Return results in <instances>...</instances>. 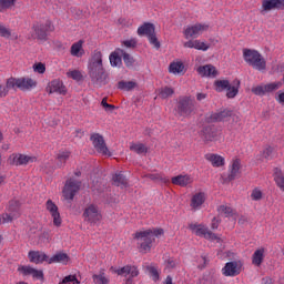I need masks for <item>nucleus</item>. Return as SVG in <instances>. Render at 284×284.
<instances>
[{
  "label": "nucleus",
  "mask_w": 284,
  "mask_h": 284,
  "mask_svg": "<svg viewBox=\"0 0 284 284\" xmlns=\"http://www.w3.org/2000/svg\"><path fill=\"white\" fill-rule=\"evenodd\" d=\"M89 77L94 88H103L110 83V74L103 68V54L94 51L89 63Z\"/></svg>",
  "instance_id": "1"
},
{
  "label": "nucleus",
  "mask_w": 284,
  "mask_h": 284,
  "mask_svg": "<svg viewBox=\"0 0 284 284\" xmlns=\"http://www.w3.org/2000/svg\"><path fill=\"white\" fill-rule=\"evenodd\" d=\"M163 234V229H156L154 231L146 230L142 232H136L134 239L139 241L140 252L146 254L152 250V242L156 241V236H161Z\"/></svg>",
  "instance_id": "2"
},
{
  "label": "nucleus",
  "mask_w": 284,
  "mask_h": 284,
  "mask_svg": "<svg viewBox=\"0 0 284 284\" xmlns=\"http://www.w3.org/2000/svg\"><path fill=\"white\" fill-rule=\"evenodd\" d=\"M174 112L175 116L190 119V116L196 112V101L187 95L180 97L174 108Z\"/></svg>",
  "instance_id": "3"
},
{
  "label": "nucleus",
  "mask_w": 284,
  "mask_h": 284,
  "mask_svg": "<svg viewBox=\"0 0 284 284\" xmlns=\"http://www.w3.org/2000/svg\"><path fill=\"white\" fill-rule=\"evenodd\" d=\"M214 88L216 92H225L227 99H234L239 94V88H241V81L234 80L233 85L230 84V80H215Z\"/></svg>",
  "instance_id": "4"
},
{
  "label": "nucleus",
  "mask_w": 284,
  "mask_h": 284,
  "mask_svg": "<svg viewBox=\"0 0 284 284\" xmlns=\"http://www.w3.org/2000/svg\"><path fill=\"white\" fill-rule=\"evenodd\" d=\"M37 85V81L31 78H9L7 80V88L10 90H22V92H28Z\"/></svg>",
  "instance_id": "5"
},
{
  "label": "nucleus",
  "mask_w": 284,
  "mask_h": 284,
  "mask_svg": "<svg viewBox=\"0 0 284 284\" xmlns=\"http://www.w3.org/2000/svg\"><path fill=\"white\" fill-rule=\"evenodd\" d=\"M32 30L34 32V39H38L39 41H48V32L54 31V26H52L51 21H47L42 24H34Z\"/></svg>",
  "instance_id": "6"
},
{
  "label": "nucleus",
  "mask_w": 284,
  "mask_h": 284,
  "mask_svg": "<svg viewBox=\"0 0 284 284\" xmlns=\"http://www.w3.org/2000/svg\"><path fill=\"white\" fill-rule=\"evenodd\" d=\"M81 190V181L69 179L63 187V196L69 201H73L77 192Z\"/></svg>",
  "instance_id": "7"
},
{
  "label": "nucleus",
  "mask_w": 284,
  "mask_h": 284,
  "mask_svg": "<svg viewBox=\"0 0 284 284\" xmlns=\"http://www.w3.org/2000/svg\"><path fill=\"white\" fill-rule=\"evenodd\" d=\"M189 230H191V232H194L196 236H203L209 241H221V237H217L216 234L212 233L203 224H190Z\"/></svg>",
  "instance_id": "8"
},
{
  "label": "nucleus",
  "mask_w": 284,
  "mask_h": 284,
  "mask_svg": "<svg viewBox=\"0 0 284 284\" xmlns=\"http://www.w3.org/2000/svg\"><path fill=\"white\" fill-rule=\"evenodd\" d=\"M90 141L92 142L93 148L99 152V154H103L104 156L110 154V150L105 144V139L100 133H92L90 136Z\"/></svg>",
  "instance_id": "9"
},
{
  "label": "nucleus",
  "mask_w": 284,
  "mask_h": 284,
  "mask_svg": "<svg viewBox=\"0 0 284 284\" xmlns=\"http://www.w3.org/2000/svg\"><path fill=\"white\" fill-rule=\"evenodd\" d=\"M219 136H221V132L216 126H204L200 131V138L204 143H212V141H219Z\"/></svg>",
  "instance_id": "10"
},
{
  "label": "nucleus",
  "mask_w": 284,
  "mask_h": 284,
  "mask_svg": "<svg viewBox=\"0 0 284 284\" xmlns=\"http://www.w3.org/2000/svg\"><path fill=\"white\" fill-rule=\"evenodd\" d=\"M282 85H283V82H273L265 85L262 84V85L253 87L251 89V92H253V94H255L256 97H265L267 92H274L280 88H282Z\"/></svg>",
  "instance_id": "11"
},
{
  "label": "nucleus",
  "mask_w": 284,
  "mask_h": 284,
  "mask_svg": "<svg viewBox=\"0 0 284 284\" xmlns=\"http://www.w3.org/2000/svg\"><path fill=\"white\" fill-rule=\"evenodd\" d=\"M37 161V158L21 154V153H12L9 159L8 163L9 165H28V163H34Z\"/></svg>",
  "instance_id": "12"
},
{
  "label": "nucleus",
  "mask_w": 284,
  "mask_h": 284,
  "mask_svg": "<svg viewBox=\"0 0 284 284\" xmlns=\"http://www.w3.org/2000/svg\"><path fill=\"white\" fill-rule=\"evenodd\" d=\"M206 30H210V26L196 23L184 30V37L185 39H196L197 37H201L203 32H206Z\"/></svg>",
  "instance_id": "13"
},
{
  "label": "nucleus",
  "mask_w": 284,
  "mask_h": 284,
  "mask_svg": "<svg viewBox=\"0 0 284 284\" xmlns=\"http://www.w3.org/2000/svg\"><path fill=\"white\" fill-rule=\"evenodd\" d=\"M115 273L118 274V276L130 275L131 277H129L125 281V284H134L132 278H136V276H139V268L136 266L125 265V266L121 267L120 270H116Z\"/></svg>",
  "instance_id": "14"
},
{
  "label": "nucleus",
  "mask_w": 284,
  "mask_h": 284,
  "mask_svg": "<svg viewBox=\"0 0 284 284\" xmlns=\"http://www.w3.org/2000/svg\"><path fill=\"white\" fill-rule=\"evenodd\" d=\"M45 207L53 219V225L55 227H61V223H63V221L61 220V213H59V206H57L52 200H48Z\"/></svg>",
  "instance_id": "15"
},
{
  "label": "nucleus",
  "mask_w": 284,
  "mask_h": 284,
  "mask_svg": "<svg viewBox=\"0 0 284 284\" xmlns=\"http://www.w3.org/2000/svg\"><path fill=\"white\" fill-rule=\"evenodd\" d=\"M232 116V111L223 110L220 112L211 113L206 116L207 123H220L221 121H227Z\"/></svg>",
  "instance_id": "16"
},
{
  "label": "nucleus",
  "mask_w": 284,
  "mask_h": 284,
  "mask_svg": "<svg viewBox=\"0 0 284 284\" xmlns=\"http://www.w3.org/2000/svg\"><path fill=\"white\" fill-rule=\"evenodd\" d=\"M83 216L89 223H97V221L101 219V215L99 214V209L93 204L89 205L84 210Z\"/></svg>",
  "instance_id": "17"
},
{
  "label": "nucleus",
  "mask_w": 284,
  "mask_h": 284,
  "mask_svg": "<svg viewBox=\"0 0 284 284\" xmlns=\"http://www.w3.org/2000/svg\"><path fill=\"white\" fill-rule=\"evenodd\" d=\"M18 272H21L23 276H32L37 281H43V271L33 268L32 266H20Z\"/></svg>",
  "instance_id": "18"
},
{
  "label": "nucleus",
  "mask_w": 284,
  "mask_h": 284,
  "mask_svg": "<svg viewBox=\"0 0 284 284\" xmlns=\"http://www.w3.org/2000/svg\"><path fill=\"white\" fill-rule=\"evenodd\" d=\"M28 258L30 263H34L36 265H41V263H44V261L48 263L50 258L44 252L41 251H30L28 253Z\"/></svg>",
  "instance_id": "19"
},
{
  "label": "nucleus",
  "mask_w": 284,
  "mask_h": 284,
  "mask_svg": "<svg viewBox=\"0 0 284 284\" xmlns=\"http://www.w3.org/2000/svg\"><path fill=\"white\" fill-rule=\"evenodd\" d=\"M222 273L224 276H239L241 274V266H239V262L236 261L229 262L222 268Z\"/></svg>",
  "instance_id": "20"
},
{
  "label": "nucleus",
  "mask_w": 284,
  "mask_h": 284,
  "mask_svg": "<svg viewBox=\"0 0 284 284\" xmlns=\"http://www.w3.org/2000/svg\"><path fill=\"white\" fill-rule=\"evenodd\" d=\"M47 92H49V94H53V92H57L58 94H65L68 90L61 80H53L48 84Z\"/></svg>",
  "instance_id": "21"
},
{
  "label": "nucleus",
  "mask_w": 284,
  "mask_h": 284,
  "mask_svg": "<svg viewBox=\"0 0 284 284\" xmlns=\"http://www.w3.org/2000/svg\"><path fill=\"white\" fill-rule=\"evenodd\" d=\"M197 72L201 77H211L212 79H216V77L219 75L216 67L212 64L199 67Z\"/></svg>",
  "instance_id": "22"
},
{
  "label": "nucleus",
  "mask_w": 284,
  "mask_h": 284,
  "mask_svg": "<svg viewBox=\"0 0 284 284\" xmlns=\"http://www.w3.org/2000/svg\"><path fill=\"white\" fill-rule=\"evenodd\" d=\"M205 203V193L200 192L192 196L191 199V207L192 210H201V205Z\"/></svg>",
  "instance_id": "23"
},
{
  "label": "nucleus",
  "mask_w": 284,
  "mask_h": 284,
  "mask_svg": "<svg viewBox=\"0 0 284 284\" xmlns=\"http://www.w3.org/2000/svg\"><path fill=\"white\" fill-rule=\"evenodd\" d=\"M155 28L154 24L150 22H144L141 27L138 28V34L139 37H150L151 34H154Z\"/></svg>",
  "instance_id": "24"
},
{
  "label": "nucleus",
  "mask_w": 284,
  "mask_h": 284,
  "mask_svg": "<svg viewBox=\"0 0 284 284\" xmlns=\"http://www.w3.org/2000/svg\"><path fill=\"white\" fill-rule=\"evenodd\" d=\"M173 185H180L181 187H185L190 185L194 180L190 175H178L172 178Z\"/></svg>",
  "instance_id": "25"
},
{
  "label": "nucleus",
  "mask_w": 284,
  "mask_h": 284,
  "mask_svg": "<svg viewBox=\"0 0 284 284\" xmlns=\"http://www.w3.org/2000/svg\"><path fill=\"white\" fill-rule=\"evenodd\" d=\"M71 57H77L78 59H81L83 54H85V51L83 50V41L80 40L71 45Z\"/></svg>",
  "instance_id": "26"
},
{
  "label": "nucleus",
  "mask_w": 284,
  "mask_h": 284,
  "mask_svg": "<svg viewBox=\"0 0 284 284\" xmlns=\"http://www.w3.org/2000/svg\"><path fill=\"white\" fill-rule=\"evenodd\" d=\"M264 258H265V248H258L253 253L252 263L253 265H256V267H261Z\"/></svg>",
  "instance_id": "27"
},
{
  "label": "nucleus",
  "mask_w": 284,
  "mask_h": 284,
  "mask_svg": "<svg viewBox=\"0 0 284 284\" xmlns=\"http://www.w3.org/2000/svg\"><path fill=\"white\" fill-rule=\"evenodd\" d=\"M241 172V160H234L231 166L230 174L227 175V181H234Z\"/></svg>",
  "instance_id": "28"
},
{
  "label": "nucleus",
  "mask_w": 284,
  "mask_h": 284,
  "mask_svg": "<svg viewBox=\"0 0 284 284\" xmlns=\"http://www.w3.org/2000/svg\"><path fill=\"white\" fill-rule=\"evenodd\" d=\"M261 53L256 50L252 49H244L243 50V57L244 61L248 63V65H252L254 63V60L260 55Z\"/></svg>",
  "instance_id": "29"
},
{
  "label": "nucleus",
  "mask_w": 284,
  "mask_h": 284,
  "mask_svg": "<svg viewBox=\"0 0 284 284\" xmlns=\"http://www.w3.org/2000/svg\"><path fill=\"white\" fill-rule=\"evenodd\" d=\"M205 159L206 161H210L214 168H222V165H225V160L221 155L206 154Z\"/></svg>",
  "instance_id": "30"
},
{
  "label": "nucleus",
  "mask_w": 284,
  "mask_h": 284,
  "mask_svg": "<svg viewBox=\"0 0 284 284\" xmlns=\"http://www.w3.org/2000/svg\"><path fill=\"white\" fill-rule=\"evenodd\" d=\"M113 185L116 187H128V179L123 173L119 172L112 176Z\"/></svg>",
  "instance_id": "31"
},
{
  "label": "nucleus",
  "mask_w": 284,
  "mask_h": 284,
  "mask_svg": "<svg viewBox=\"0 0 284 284\" xmlns=\"http://www.w3.org/2000/svg\"><path fill=\"white\" fill-rule=\"evenodd\" d=\"M20 209H21V203H19V201H17V200H11L9 202L7 212H9L10 214L16 215V217L19 219L21 216V213H19Z\"/></svg>",
  "instance_id": "32"
},
{
  "label": "nucleus",
  "mask_w": 284,
  "mask_h": 284,
  "mask_svg": "<svg viewBox=\"0 0 284 284\" xmlns=\"http://www.w3.org/2000/svg\"><path fill=\"white\" fill-rule=\"evenodd\" d=\"M185 64L183 62H172L169 65V72L172 74H185Z\"/></svg>",
  "instance_id": "33"
},
{
  "label": "nucleus",
  "mask_w": 284,
  "mask_h": 284,
  "mask_svg": "<svg viewBox=\"0 0 284 284\" xmlns=\"http://www.w3.org/2000/svg\"><path fill=\"white\" fill-rule=\"evenodd\" d=\"M251 65L254 70H258L261 72L267 68V62H265V59L260 53Z\"/></svg>",
  "instance_id": "34"
},
{
  "label": "nucleus",
  "mask_w": 284,
  "mask_h": 284,
  "mask_svg": "<svg viewBox=\"0 0 284 284\" xmlns=\"http://www.w3.org/2000/svg\"><path fill=\"white\" fill-rule=\"evenodd\" d=\"M92 280L94 284H110V277L105 276L104 271H100L99 274H93Z\"/></svg>",
  "instance_id": "35"
},
{
  "label": "nucleus",
  "mask_w": 284,
  "mask_h": 284,
  "mask_svg": "<svg viewBox=\"0 0 284 284\" xmlns=\"http://www.w3.org/2000/svg\"><path fill=\"white\" fill-rule=\"evenodd\" d=\"M70 261V256L65 253H57L51 258H49V265L52 263H68Z\"/></svg>",
  "instance_id": "36"
},
{
  "label": "nucleus",
  "mask_w": 284,
  "mask_h": 284,
  "mask_svg": "<svg viewBox=\"0 0 284 284\" xmlns=\"http://www.w3.org/2000/svg\"><path fill=\"white\" fill-rule=\"evenodd\" d=\"M272 10H277L276 0H263L262 1V14L264 12H270Z\"/></svg>",
  "instance_id": "37"
},
{
  "label": "nucleus",
  "mask_w": 284,
  "mask_h": 284,
  "mask_svg": "<svg viewBox=\"0 0 284 284\" xmlns=\"http://www.w3.org/2000/svg\"><path fill=\"white\" fill-rule=\"evenodd\" d=\"M274 181L277 187H280V190L284 192V176H283V171H281V169H275Z\"/></svg>",
  "instance_id": "38"
},
{
  "label": "nucleus",
  "mask_w": 284,
  "mask_h": 284,
  "mask_svg": "<svg viewBox=\"0 0 284 284\" xmlns=\"http://www.w3.org/2000/svg\"><path fill=\"white\" fill-rule=\"evenodd\" d=\"M57 159H58V168H63L68 159H70V151H60L57 155Z\"/></svg>",
  "instance_id": "39"
},
{
  "label": "nucleus",
  "mask_w": 284,
  "mask_h": 284,
  "mask_svg": "<svg viewBox=\"0 0 284 284\" xmlns=\"http://www.w3.org/2000/svg\"><path fill=\"white\" fill-rule=\"evenodd\" d=\"M131 152H135V154H146L148 149L143 143H131L130 145Z\"/></svg>",
  "instance_id": "40"
},
{
  "label": "nucleus",
  "mask_w": 284,
  "mask_h": 284,
  "mask_svg": "<svg viewBox=\"0 0 284 284\" xmlns=\"http://www.w3.org/2000/svg\"><path fill=\"white\" fill-rule=\"evenodd\" d=\"M17 0H0V12H6V10H11L14 8Z\"/></svg>",
  "instance_id": "41"
},
{
  "label": "nucleus",
  "mask_w": 284,
  "mask_h": 284,
  "mask_svg": "<svg viewBox=\"0 0 284 284\" xmlns=\"http://www.w3.org/2000/svg\"><path fill=\"white\" fill-rule=\"evenodd\" d=\"M134 88H136V82L134 81H120L118 82V89L119 90H126V91H130V90H134Z\"/></svg>",
  "instance_id": "42"
},
{
  "label": "nucleus",
  "mask_w": 284,
  "mask_h": 284,
  "mask_svg": "<svg viewBox=\"0 0 284 284\" xmlns=\"http://www.w3.org/2000/svg\"><path fill=\"white\" fill-rule=\"evenodd\" d=\"M172 94H174V89L170 87H164L160 89L159 97L160 99H169V97H172Z\"/></svg>",
  "instance_id": "43"
},
{
  "label": "nucleus",
  "mask_w": 284,
  "mask_h": 284,
  "mask_svg": "<svg viewBox=\"0 0 284 284\" xmlns=\"http://www.w3.org/2000/svg\"><path fill=\"white\" fill-rule=\"evenodd\" d=\"M109 59L113 68H119V65L122 63L121 57H119V53L116 52L111 53Z\"/></svg>",
  "instance_id": "44"
},
{
  "label": "nucleus",
  "mask_w": 284,
  "mask_h": 284,
  "mask_svg": "<svg viewBox=\"0 0 284 284\" xmlns=\"http://www.w3.org/2000/svg\"><path fill=\"white\" fill-rule=\"evenodd\" d=\"M122 59H123L124 64L126 65V68H133L134 67L135 60L132 55H130V53L123 52L122 53Z\"/></svg>",
  "instance_id": "45"
},
{
  "label": "nucleus",
  "mask_w": 284,
  "mask_h": 284,
  "mask_svg": "<svg viewBox=\"0 0 284 284\" xmlns=\"http://www.w3.org/2000/svg\"><path fill=\"white\" fill-rule=\"evenodd\" d=\"M149 43L153 45L156 50L161 48V42L159 41V38H156V32L154 31L151 36L148 37Z\"/></svg>",
  "instance_id": "46"
},
{
  "label": "nucleus",
  "mask_w": 284,
  "mask_h": 284,
  "mask_svg": "<svg viewBox=\"0 0 284 284\" xmlns=\"http://www.w3.org/2000/svg\"><path fill=\"white\" fill-rule=\"evenodd\" d=\"M0 216H1V223H12L14 220L19 219L10 212L3 213Z\"/></svg>",
  "instance_id": "47"
},
{
  "label": "nucleus",
  "mask_w": 284,
  "mask_h": 284,
  "mask_svg": "<svg viewBox=\"0 0 284 284\" xmlns=\"http://www.w3.org/2000/svg\"><path fill=\"white\" fill-rule=\"evenodd\" d=\"M217 211L220 214H225V216H233L234 215V209L225 205H221Z\"/></svg>",
  "instance_id": "48"
},
{
  "label": "nucleus",
  "mask_w": 284,
  "mask_h": 284,
  "mask_svg": "<svg viewBox=\"0 0 284 284\" xmlns=\"http://www.w3.org/2000/svg\"><path fill=\"white\" fill-rule=\"evenodd\" d=\"M194 50H202L203 52H206V50H210V44L195 40Z\"/></svg>",
  "instance_id": "49"
},
{
  "label": "nucleus",
  "mask_w": 284,
  "mask_h": 284,
  "mask_svg": "<svg viewBox=\"0 0 284 284\" xmlns=\"http://www.w3.org/2000/svg\"><path fill=\"white\" fill-rule=\"evenodd\" d=\"M0 37H4V39H10V37H12V32L3 24H0Z\"/></svg>",
  "instance_id": "50"
},
{
  "label": "nucleus",
  "mask_w": 284,
  "mask_h": 284,
  "mask_svg": "<svg viewBox=\"0 0 284 284\" xmlns=\"http://www.w3.org/2000/svg\"><path fill=\"white\" fill-rule=\"evenodd\" d=\"M101 105L106 110V112H112V110H116V106L114 104L108 103V98L102 99Z\"/></svg>",
  "instance_id": "51"
},
{
  "label": "nucleus",
  "mask_w": 284,
  "mask_h": 284,
  "mask_svg": "<svg viewBox=\"0 0 284 284\" xmlns=\"http://www.w3.org/2000/svg\"><path fill=\"white\" fill-rule=\"evenodd\" d=\"M148 272L151 274L153 281H159V271L154 266H146Z\"/></svg>",
  "instance_id": "52"
},
{
  "label": "nucleus",
  "mask_w": 284,
  "mask_h": 284,
  "mask_svg": "<svg viewBox=\"0 0 284 284\" xmlns=\"http://www.w3.org/2000/svg\"><path fill=\"white\" fill-rule=\"evenodd\" d=\"M274 154V148L272 146H266L263 151V156L266 159V161H270V159L273 158Z\"/></svg>",
  "instance_id": "53"
},
{
  "label": "nucleus",
  "mask_w": 284,
  "mask_h": 284,
  "mask_svg": "<svg viewBox=\"0 0 284 284\" xmlns=\"http://www.w3.org/2000/svg\"><path fill=\"white\" fill-rule=\"evenodd\" d=\"M62 283H73V284H81V282L77 278V275H68L62 280Z\"/></svg>",
  "instance_id": "54"
},
{
  "label": "nucleus",
  "mask_w": 284,
  "mask_h": 284,
  "mask_svg": "<svg viewBox=\"0 0 284 284\" xmlns=\"http://www.w3.org/2000/svg\"><path fill=\"white\" fill-rule=\"evenodd\" d=\"M252 201H261L263 199V192L258 189H254L251 194Z\"/></svg>",
  "instance_id": "55"
},
{
  "label": "nucleus",
  "mask_w": 284,
  "mask_h": 284,
  "mask_svg": "<svg viewBox=\"0 0 284 284\" xmlns=\"http://www.w3.org/2000/svg\"><path fill=\"white\" fill-rule=\"evenodd\" d=\"M33 70H34V72H38L39 74H44L45 73V64H43L42 62L36 63L33 65Z\"/></svg>",
  "instance_id": "56"
},
{
  "label": "nucleus",
  "mask_w": 284,
  "mask_h": 284,
  "mask_svg": "<svg viewBox=\"0 0 284 284\" xmlns=\"http://www.w3.org/2000/svg\"><path fill=\"white\" fill-rule=\"evenodd\" d=\"M68 75L73 79L74 81H81L83 79V75L80 73V71L73 70Z\"/></svg>",
  "instance_id": "57"
},
{
  "label": "nucleus",
  "mask_w": 284,
  "mask_h": 284,
  "mask_svg": "<svg viewBox=\"0 0 284 284\" xmlns=\"http://www.w3.org/2000/svg\"><path fill=\"white\" fill-rule=\"evenodd\" d=\"M8 92H10V88H8V82H6V87L0 84V99H3V97H8Z\"/></svg>",
  "instance_id": "58"
},
{
  "label": "nucleus",
  "mask_w": 284,
  "mask_h": 284,
  "mask_svg": "<svg viewBox=\"0 0 284 284\" xmlns=\"http://www.w3.org/2000/svg\"><path fill=\"white\" fill-rule=\"evenodd\" d=\"M166 267H169V270H174V267H176V261H174V258L170 257L166 261Z\"/></svg>",
  "instance_id": "59"
},
{
  "label": "nucleus",
  "mask_w": 284,
  "mask_h": 284,
  "mask_svg": "<svg viewBox=\"0 0 284 284\" xmlns=\"http://www.w3.org/2000/svg\"><path fill=\"white\" fill-rule=\"evenodd\" d=\"M125 48H134L136 45V41L134 40H126L124 41Z\"/></svg>",
  "instance_id": "60"
},
{
  "label": "nucleus",
  "mask_w": 284,
  "mask_h": 284,
  "mask_svg": "<svg viewBox=\"0 0 284 284\" xmlns=\"http://www.w3.org/2000/svg\"><path fill=\"white\" fill-rule=\"evenodd\" d=\"M85 134V132L83 131V130H81V129H77L75 130V136L78 138V139H83V135Z\"/></svg>",
  "instance_id": "61"
},
{
  "label": "nucleus",
  "mask_w": 284,
  "mask_h": 284,
  "mask_svg": "<svg viewBox=\"0 0 284 284\" xmlns=\"http://www.w3.org/2000/svg\"><path fill=\"white\" fill-rule=\"evenodd\" d=\"M195 45V40H189L184 42V48H194Z\"/></svg>",
  "instance_id": "62"
},
{
  "label": "nucleus",
  "mask_w": 284,
  "mask_h": 284,
  "mask_svg": "<svg viewBox=\"0 0 284 284\" xmlns=\"http://www.w3.org/2000/svg\"><path fill=\"white\" fill-rule=\"evenodd\" d=\"M211 227L212 230H219V221L216 220V217L213 219Z\"/></svg>",
  "instance_id": "63"
},
{
  "label": "nucleus",
  "mask_w": 284,
  "mask_h": 284,
  "mask_svg": "<svg viewBox=\"0 0 284 284\" xmlns=\"http://www.w3.org/2000/svg\"><path fill=\"white\" fill-rule=\"evenodd\" d=\"M277 10H284V0H276Z\"/></svg>",
  "instance_id": "64"
}]
</instances>
